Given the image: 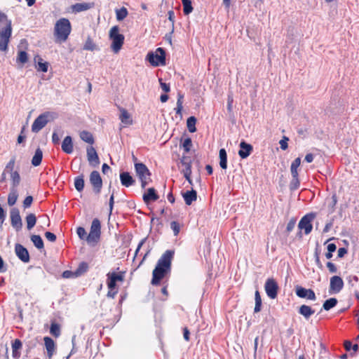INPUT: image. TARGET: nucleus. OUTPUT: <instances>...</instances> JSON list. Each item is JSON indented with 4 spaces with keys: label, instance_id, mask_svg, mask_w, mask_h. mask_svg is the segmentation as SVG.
<instances>
[{
    "label": "nucleus",
    "instance_id": "obj_57",
    "mask_svg": "<svg viewBox=\"0 0 359 359\" xmlns=\"http://www.w3.org/2000/svg\"><path fill=\"white\" fill-rule=\"evenodd\" d=\"M45 237L47 240L50 242H55L56 241V236L50 231H47L45 233Z\"/></svg>",
    "mask_w": 359,
    "mask_h": 359
},
{
    "label": "nucleus",
    "instance_id": "obj_7",
    "mask_svg": "<svg viewBox=\"0 0 359 359\" xmlns=\"http://www.w3.org/2000/svg\"><path fill=\"white\" fill-rule=\"evenodd\" d=\"M101 234V224L98 219L95 218L93 220L90 233L86 237V241L88 244L94 245L100 238Z\"/></svg>",
    "mask_w": 359,
    "mask_h": 359
},
{
    "label": "nucleus",
    "instance_id": "obj_44",
    "mask_svg": "<svg viewBox=\"0 0 359 359\" xmlns=\"http://www.w3.org/2000/svg\"><path fill=\"white\" fill-rule=\"evenodd\" d=\"M183 98H184V95L182 93H178L177 101V107L175 109L176 111V114H182V111L183 109V106H182Z\"/></svg>",
    "mask_w": 359,
    "mask_h": 359
},
{
    "label": "nucleus",
    "instance_id": "obj_5",
    "mask_svg": "<svg viewBox=\"0 0 359 359\" xmlns=\"http://www.w3.org/2000/svg\"><path fill=\"white\" fill-rule=\"evenodd\" d=\"M109 39L111 40V48L117 53L121 49L124 43V36L119 33V27L114 26L109 31Z\"/></svg>",
    "mask_w": 359,
    "mask_h": 359
},
{
    "label": "nucleus",
    "instance_id": "obj_1",
    "mask_svg": "<svg viewBox=\"0 0 359 359\" xmlns=\"http://www.w3.org/2000/svg\"><path fill=\"white\" fill-rule=\"evenodd\" d=\"M174 256L173 250H166L160 259L152 272V278L151 284L152 285H159L161 281L166 276L171 270V262Z\"/></svg>",
    "mask_w": 359,
    "mask_h": 359
},
{
    "label": "nucleus",
    "instance_id": "obj_50",
    "mask_svg": "<svg viewBox=\"0 0 359 359\" xmlns=\"http://www.w3.org/2000/svg\"><path fill=\"white\" fill-rule=\"evenodd\" d=\"M170 228L173 231L175 236H177L179 234L180 231V225L177 222L172 221L170 223Z\"/></svg>",
    "mask_w": 359,
    "mask_h": 359
},
{
    "label": "nucleus",
    "instance_id": "obj_4",
    "mask_svg": "<svg viewBox=\"0 0 359 359\" xmlns=\"http://www.w3.org/2000/svg\"><path fill=\"white\" fill-rule=\"evenodd\" d=\"M72 30L71 23L67 18L57 20L54 27V34L57 42L65 41Z\"/></svg>",
    "mask_w": 359,
    "mask_h": 359
},
{
    "label": "nucleus",
    "instance_id": "obj_28",
    "mask_svg": "<svg viewBox=\"0 0 359 359\" xmlns=\"http://www.w3.org/2000/svg\"><path fill=\"white\" fill-rule=\"evenodd\" d=\"M299 313L308 320L315 313V311L311 306L303 304L299 307Z\"/></svg>",
    "mask_w": 359,
    "mask_h": 359
},
{
    "label": "nucleus",
    "instance_id": "obj_16",
    "mask_svg": "<svg viewBox=\"0 0 359 359\" xmlns=\"http://www.w3.org/2000/svg\"><path fill=\"white\" fill-rule=\"evenodd\" d=\"M15 252L17 257L24 263H28L30 260L29 254L27 248L21 244H16Z\"/></svg>",
    "mask_w": 359,
    "mask_h": 359
},
{
    "label": "nucleus",
    "instance_id": "obj_62",
    "mask_svg": "<svg viewBox=\"0 0 359 359\" xmlns=\"http://www.w3.org/2000/svg\"><path fill=\"white\" fill-rule=\"evenodd\" d=\"M347 252L348 251L345 248H340L338 250V257L342 258L347 253Z\"/></svg>",
    "mask_w": 359,
    "mask_h": 359
},
{
    "label": "nucleus",
    "instance_id": "obj_47",
    "mask_svg": "<svg viewBox=\"0 0 359 359\" xmlns=\"http://www.w3.org/2000/svg\"><path fill=\"white\" fill-rule=\"evenodd\" d=\"M38 57V68L37 69L39 71H41L43 72H48V63L46 62H43L42 58L40 57Z\"/></svg>",
    "mask_w": 359,
    "mask_h": 359
},
{
    "label": "nucleus",
    "instance_id": "obj_24",
    "mask_svg": "<svg viewBox=\"0 0 359 359\" xmlns=\"http://www.w3.org/2000/svg\"><path fill=\"white\" fill-rule=\"evenodd\" d=\"M44 344L47 351V354L49 358H51L55 352V344L54 341L49 337L43 338Z\"/></svg>",
    "mask_w": 359,
    "mask_h": 359
},
{
    "label": "nucleus",
    "instance_id": "obj_39",
    "mask_svg": "<svg viewBox=\"0 0 359 359\" xmlns=\"http://www.w3.org/2000/svg\"><path fill=\"white\" fill-rule=\"evenodd\" d=\"M255 306L254 309L255 313H258L261 311L262 309V298L258 290L255 291Z\"/></svg>",
    "mask_w": 359,
    "mask_h": 359
},
{
    "label": "nucleus",
    "instance_id": "obj_6",
    "mask_svg": "<svg viewBox=\"0 0 359 359\" xmlns=\"http://www.w3.org/2000/svg\"><path fill=\"white\" fill-rule=\"evenodd\" d=\"M147 59L154 67L163 66L165 65V52L162 48H158L154 53L149 52Z\"/></svg>",
    "mask_w": 359,
    "mask_h": 359
},
{
    "label": "nucleus",
    "instance_id": "obj_45",
    "mask_svg": "<svg viewBox=\"0 0 359 359\" xmlns=\"http://www.w3.org/2000/svg\"><path fill=\"white\" fill-rule=\"evenodd\" d=\"M83 49L86 50H90V51H93L94 50L96 49V46L90 37L87 38V39L84 43V46H83Z\"/></svg>",
    "mask_w": 359,
    "mask_h": 359
},
{
    "label": "nucleus",
    "instance_id": "obj_53",
    "mask_svg": "<svg viewBox=\"0 0 359 359\" xmlns=\"http://www.w3.org/2000/svg\"><path fill=\"white\" fill-rule=\"evenodd\" d=\"M76 233L81 239L86 240V237L88 236V235H87V233L83 227H81V226L78 227L76 229Z\"/></svg>",
    "mask_w": 359,
    "mask_h": 359
},
{
    "label": "nucleus",
    "instance_id": "obj_21",
    "mask_svg": "<svg viewBox=\"0 0 359 359\" xmlns=\"http://www.w3.org/2000/svg\"><path fill=\"white\" fill-rule=\"evenodd\" d=\"M12 356L15 359H18L21 356V349L22 343L19 339H15L12 341Z\"/></svg>",
    "mask_w": 359,
    "mask_h": 359
},
{
    "label": "nucleus",
    "instance_id": "obj_20",
    "mask_svg": "<svg viewBox=\"0 0 359 359\" xmlns=\"http://www.w3.org/2000/svg\"><path fill=\"white\" fill-rule=\"evenodd\" d=\"M253 150V147L251 144L246 143L245 141H242L240 143V150L238 151L239 156L244 159L248 157Z\"/></svg>",
    "mask_w": 359,
    "mask_h": 359
},
{
    "label": "nucleus",
    "instance_id": "obj_35",
    "mask_svg": "<svg viewBox=\"0 0 359 359\" xmlns=\"http://www.w3.org/2000/svg\"><path fill=\"white\" fill-rule=\"evenodd\" d=\"M31 241L34 243V246L39 249H43L44 245L41 237L39 235H32L31 236Z\"/></svg>",
    "mask_w": 359,
    "mask_h": 359
},
{
    "label": "nucleus",
    "instance_id": "obj_25",
    "mask_svg": "<svg viewBox=\"0 0 359 359\" xmlns=\"http://www.w3.org/2000/svg\"><path fill=\"white\" fill-rule=\"evenodd\" d=\"M120 180L121 184L126 187H129L135 184V180L128 172H123L120 174Z\"/></svg>",
    "mask_w": 359,
    "mask_h": 359
},
{
    "label": "nucleus",
    "instance_id": "obj_12",
    "mask_svg": "<svg viewBox=\"0 0 359 359\" xmlns=\"http://www.w3.org/2000/svg\"><path fill=\"white\" fill-rule=\"evenodd\" d=\"M266 294L271 299L276 298L278 295V285L273 278H268L264 285Z\"/></svg>",
    "mask_w": 359,
    "mask_h": 359
},
{
    "label": "nucleus",
    "instance_id": "obj_36",
    "mask_svg": "<svg viewBox=\"0 0 359 359\" xmlns=\"http://www.w3.org/2000/svg\"><path fill=\"white\" fill-rule=\"evenodd\" d=\"M50 333L55 338L59 337L61 334L60 325L58 323L52 322L50 327Z\"/></svg>",
    "mask_w": 359,
    "mask_h": 359
},
{
    "label": "nucleus",
    "instance_id": "obj_15",
    "mask_svg": "<svg viewBox=\"0 0 359 359\" xmlns=\"http://www.w3.org/2000/svg\"><path fill=\"white\" fill-rule=\"evenodd\" d=\"M296 294L300 298H305L310 300H316V297L314 291L311 289H306L302 286L296 287Z\"/></svg>",
    "mask_w": 359,
    "mask_h": 359
},
{
    "label": "nucleus",
    "instance_id": "obj_58",
    "mask_svg": "<svg viewBox=\"0 0 359 359\" xmlns=\"http://www.w3.org/2000/svg\"><path fill=\"white\" fill-rule=\"evenodd\" d=\"M114 204V193L113 192L110 196L109 201V215L111 214Z\"/></svg>",
    "mask_w": 359,
    "mask_h": 359
},
{
    "label": "nucleus",
    "instance_id": "obj_64",
    "mask_svg": "<svg viewBox=\"0 0 359 359\" xmlns=\"http://www.w3.org/2000/svg\"><path fill=\"white\" fill-rule=\"evenodd\" d=\"M52 141L53 143L55 144H57L60 142V137L57 133L54 132L52 135Z\"/></svg>",
    "mask_w": 359,
    "mask_h": 359
},
{
    "label": "nucleus",
    "instance_id": "obj_61",
    "mask_svg": "<svg viewBox=\"0 0 359 359\" xmlns=\"http://www.w3.org/2000/svg\"><path fill=\"white\" fill-rule=\"evenodd\" d=\"M189 335H190L189 330V329L187 327H185L183 329V336H184V339L187 341H189L190 340Z\"/></svg>",
    "mask_w": 359,
    "mask_h": 359
},
{
    "label": "nucleus",
    "instance_id": "obj_18",
    "mask_svg": "<svg viewBox=\"0 0 359 359\" xmlns=\"http://www.w3.org/2000/svg\"><path fill=\"white\" fill-rule=\"evenodd\" d=\"M301 164V158L299 157L295 158L290 166L291 175L292 177V181L295 183L296 187L299 185V174L297 169Z\"/></svg>",
    "mask_w": 359,
    "mask_h": 359
},
{
    "label": "nucleus",
    "instance_id": "obj_30",
    "mask_svg": "<svg viewBox=\"0 0 359 359\" xmlns=\"http://www.w3.org/2000/svg\"><path fill=\"white\" fill-rule=\"evenodd\" d=\"M18 194L16 189L11 188V191L8 196V204L10 206L14 205L18 200Z\"/></svg>",
    "mask_w": 359,
    "mask_h": 359
},
{
    "label": "nucleus",
    "instance_id": "obj_40",
    "mask_svg": "<svg viewBox=\"0 0 359 359\" xmlns=\"http://www.w3.org/2000/svg\"><path fill=\"white\" fill-rule=\"evenodd\" d=\"M183 6V12L185 15L190 14L193 11V7L191 0H182Z\"/></svg>",
    "mask_w": 359,
    "mask_h": 359
},
{
    "label": "nucleus",
    "instance_id": "obj_52",
    "mask_svg": "<svg viewBox=\"0 0 359 359\" xmlns=\"http://www.w3.org/2000/svg\"><path fill=\"white\" fill-rule=\"evenodd\" d=\"M182 172L184 174V177L186 178V180L189 182V183H191V168L190 167H187V168H184L182 170Z\"/></svg>",
    "mask_w": 359,
    "mask_h": 359
},
{
    "label": "nucleus",
    "instance_id": "obj_2",
    "mask_svg": "<svg viewBox=\"0 0 359 359\" xmlns=\"http://www.w3.org/2000/svg\"><path fill=\"white\" fill-rule=\"evenodd\" d=\"M13 31L12 21L0 10V50L6 51Z\"/></svg>",
    "mask_w": 359,
    "mask_h": 359
},
{
    "label": "nucleus",
    "instance_id": "obj_27",
    "mask_svg": "<svg viewBox=\"0 0 359 359\" xmlns=\"http://www.w3.org/2000/svg\"><path fill=\"white\" fill-rule=\"evenodd\" d=\"M182 196L187 205H190L197 199V193L195 190L187 191L182 194Z\"/></svg>",
    "mask_w": 359,
    "mask_h": 359
},
{
    "label": "nucleus",
    "instance_id": "obj_41",
    "mask_svg": "<svg viewBox=\"0 0 359 359\" xmlns=\"http://www.w3.org/2000/svg\"><path fill=\"white\" fill-rule=\"evenodd\" d=\"M196 118L194 116H190L187 118V126L190 133L196 131Z\"/></svg>",
    "mask_w": 359,
    "mask_h": 359
},
{
    "label": "nucleus",
    "instance_id": "obj_17",
    "mask_svg": "<svg viewBox=\"0 0 359 359\" xmlns=\"http://www.w3.org/2000/svg\"><path fill=\"white\" fill-rule=\"evenodd\" d=\"M87 158L89 164L96 167L100 164V158L95 149L90 146L87 148Z\"/></svg>",
    "mask_w": 359,
    "mask_h": 359
},
{
    "label": "nucleus",
    "instance_id": "obj_19",
    "mask_svg": "<svg viewBox=\"0 0 359 359\" xmlns=\"http://www.w3.org/2000/svg\"><path fill=\"white\" fill-rule=\"evenodd\" d=\"M94 6H95V4L93 2L76 3L75 4L72 5L71 9L73 13H78L88 11V10L93 8Z\"/></svg>",
    "mask_w": 359,
    "mask_h": 359
},
{
    "label": "nucleus",
    "instance_id": "obj_9",
    "mask_svg": "<svg viewBox=\"0 0 359 359\" xmlns=\"http://www.w3.org/2000/svg\"><path fill=\"white\" fill-rule=\"evenodd\" d=\"M316 214L315 212H310L305 215L299 221L298 228L299 230H304L306 235L309 234L312 229V222L316 218Z\"/></svg>",
    "mask_w": 359,
    "mask_h": 359
},
{
    "label": "nucleus",
    "instance_id": "obj_10",
    "mask_svg": "<svg viewBox=\"0 0 359 359\" xmlns=\"http://www.w3.org/2000/svg\"><path fill=\"white\" fill-rule=\"evenodd\" d=\"M49 112H45L40 114L33 122L32 125V131L33 133H38L40 131L48 122Z\"/></svg>",
    "mask_w": 359,
    "mask_h": 359
},
{
    "label": "nucleus",
    "instance_id": "obj_43",
    "mask_svg": "<svg viewBox=\"0 0 359 359\" xmlns=\"http://www.w3.org/2000/svg\"><path fill=\"white\" fill-rule=\"evenodd\" d=\"M17 62L24 65L28 61V55L24 50L18 52V57L16 59Z\"/></svg>",
    "mask_w": 359,
    "mask_h": 359
},
{
    "label": "nucleus",
    "instance_id": "obj_49",
    "mask_svg": "<svg viewBox=\"0 0 359 359\" xmlns=\"http://www.w3.org/2000/svg\"><path fill=\"white\" fill-rule=\"evenodd\" d=\"M192 147V141H191V139L190 137H187L183 143H182V147L184 149V150L188 153L191 150V148Z\"/></svg>",
    "mask_w": 359,
    "mask_h": 359
},
{
    "label": "nucleus",
    "instance_id": "obj_63",
    "mask_svg": "<svg viewBox=\"0 0 359 359\" xmlns=\"http://www.w3.org/2000/svg\"><path fill=\"white\" fill-rule=\"evenodd\" d=\"M146 240H147V238H144L142 239L140 241V242L139 243L137 248L135 252V257L137 255V253L139 252V251H140V248H142V246L143 245V244L145 243Z\"/></svg>",
    "mask_w": 359,
    "mask_h": 359
},
{
    "label": "nucleus",
    "instance_id": "obj_37",
    "mask_svg": "<svg viewBox=\"0 0 359 359\" xmlns=\"http://www.w3.org/2000/svg\"><path fill=\"white\" fill-rule=\"evenodd\" d=\"M88 264L87 262H82L79 264L74 273L76 276H81L85 273L88 270Z\"/></svg>",
    "mask_w": 359,
    "mask_h": 359
},
{
    "label": "nucleus",
    "instance_id": "obj_8",
    "mask_svg": "<svg viewBox=\"0 0 359 359\" xmlns=\"http://www.w3.org/2000/svg\"><path fill=\"white\" fill-rule=\"evenodd\" d=\"M135 168L137 175L141 182V187L144 189L151 181V172L147 167L142 163H135Z\"/></svg>",
    "mask_w": 359,
    "mask_h": 359
},
{
    "label": "nucleus",
    "instance_id": "obj_11",
    "mask_svg": "<svg viewBox=\"0 0 359 359\" xmlns=\"http://www.w3.org/2000/svg\"><path fill=\"white\" fill-rule=\"evenodd\" d=\"M90 182L93 187V191L96 194L101 192L102 187V180L98 171L91 172L89 177Z\"/></svg>",
    "mask_w": 359,
    "mask_h": 359
},
{
    "label": "nucleus",
    "instance_id": "obj_34",
    "mask_svg": "<svg viewBox=\"0 0 359 359\" xmlns=\"http://www.w3.org/2000/svg\"><path fill=\"white\" fill-rule=\"evenodd\" d=\"M85 182L83 175H79L74 179V187L75 189L81 192L83 190Z\"/></svg>",
    "mask_w": 359,
    "mask_h": 359
},
{
    "label": "nucleus",
    "instance_id": "obj_48",
    "mask_svg": "<svg viewBox=\"0 0 359 359\" xmlns=\"http://www.w3.org/2000/svg\"><path fill=\"white\" fill-rule=\"evenodd\" d=\"M15 164V158L13 157L11 158L9 162L6 164L4 171L8 172L11 174L12 172H14L15 171L13 170H14Z\"/></svg>",
    "mask_w": 359,
    "mask_h": 359
},
{
    "label": "nucleus",
    "instance_id": "obj_38",
    "mask_svg": "<svg viewBox=\"0 0 359 359\" xmlns=\"http://www.w3.org/2000/svg\"><path fill=\"white\" fill-rule=\"evenodd\" d=\"M11 188L16 189L20 182V176L18 171H15L11 174Z\"/></svg>",
    "mask_w": 359,
    "mask_h": 359
},
{
    "label": "nucleus",
    "instance_id": "obj_14",
    "mask_svg": "<svg viewBox=\"0 0 359 359\" xmlns=\"http://www.w3.org/2000/svg\"><path fill=\"white\" fill-rule=\"evenodd\" d=\"M344 287V281L340 276H334L330 278V293L336 294L339 293Z\"/></svg>",
    "mask_w": 359,
    "mask_h": 359
},
{
    "label": "nucleus",
    "instance_id": "obj_60",
    "mask_svg": "<svg viewBox=\"0 0 359 359\" xmlns=\"http://www.w3.org/2000/svg\"><path fill=\"white\" fill-rule=\"evenodd\" d=\"M188 160L189 158L186 157H182L180 160L181 163L184 166V168H187L188 166L191 168V161Z\"/></svg>",
    "mask_w": 359,
    "mask_h": 359
},
{
    "label": "nucleus",
    "instance_id": "obj_23",
    "mask_svg": "<svg viewBox=\"0 0 359 359\" xmlns=\"http://www.w3.org/2000/svg\"><path fill=\"white\" fill-rule=\"evenodd\" d=\"M118 108L121 112L119 115L121 121L125 125H131L133 123V119L128 111L121 107H118Z\"/></svg>",
    "mask_w": 359,
    "mask_h": 359
},
{
    "label": "nucleus",
    "instance_id": "obj_29",
    "mask_svg": "<svg viewBox=\"0 0 359 359\" xmlns=\"http://www.w3.org/2000/svg\"><path fill=\"white\" fill-rule=\"evenodd\" d=\"M219 165L223 170L227 168V154L224 149H220L219 151Z\"/></svg>",
    "mask_w": 359,
    "mask_h": 359
},
{
    "label": "nucleus",
    "instance_id": "obj_13",
    "mask_svg": "<svg viewBox=\"0 0 359 359\" xmlns=\"http://www.w3.org/2000/svg\"><path fill=\"white\" fill-rule=\"evenodd\" d=\"M10 217L12 226L16 231H20L22 227V223L19 210L15 208H12L10 212Z\"/></svg>",
    "mask_w": 359,
    "mask_h": 359
},
{
    "label": "nucleus",
    "instance_id": "obj_32",
    "mask_svg": "<svg viewBox=\"0 0 359 359\" xmlns=\"http://www.w3.org/2000/svg\"><path fill=\"white\" fill-rule=\"evenodd\" d=\"M25 221L27 229L31 230L36 223V217L34 213H29L25 217Z\"/></svg>",
    "mask_w": 359,
    "mask_h": 359
},
{
    "label": "nucleus",
    "instance_id": "obj_54",
    "mask_svg": "<svg viewBox=\"0 0 359 359\" xmlns=\"http://www.w3.org/2000/svg\"><path fill=\"white\" fill-rule=\"evenodd\" d=\"M289 138L286 136H283V139L280 140L279 144L281 149L286 150L288 147L287 142Z\"/></svg>",
    "mask_w": 359,
    "mask_h": 359
},
{
    "label": "nucleus",
    "instance_id": "obj_22",
    "mask_svg": "<svg viewBox=\"0 0 359 359\" xmlns=\"http://www.w3.org/2000/svg\"><path fill=\"white\" fill-rule=\"evenodd\" d=\"M159 196L156 194L154 188H149L147 193L143 194V201L145 203L149 204L151 201H156L158 199Z\"/></svg>",
    "mask_w": 359,
    "mask_h": 359
},
{
    "label": "nucleus",
    "instance_id": "obj_42",
    "mask_svg": "<svg viewBox=\"0 0 359 359\" xmlns=\"http://www.w3.org/2000/svg\"><path fill=\"white\" fill-rule=\"evenodd\" d=\"M337 304V299L336 298H330L329 299H327L323 305V308L325 311H329L330 309L334 307Z\"/></svg>",
    "mask_w": 359,
    "mask_h": 359
},
{
    "label": "nucleus",
    "instance_id": "obj_56",
    "mask_svg": "<svg viewBox=\"0 0 359 359\" xmlns=\"http://www.w3.org/2000/svg\"><path fill=\"white\" fill-rule=\"evenodd\" d=\"M295 224H296V219L294 218L291 219L287 224V227H286L287 231L290 232L291 231H292L293 229L294 228Z\"/></svg>",
    "mask_w": 359,
    "mask_h": 359
},
{
    "label": "nucleus",
    "instance_id": "obj_33",
    "mask_svg": "<svg viewBox=\"0 0 359 359\" xmlns=\"http://www.w3.org/2000/svg\"><path fill=\"white\" fill-rule=\"evenodd\" d=\"M80 137L85 142H87L90 144H94V142H95L94 137H93L92 133L88 131L83 130L82 132H81Z\"/></svg>",
    "mask_w": 359,
    "mask_h": 359
},
{
    "label": "nucleus",
    "instance_id": "obj_59",
    "mask_svg": "<svg viewBox=\"0 0 359 359\" xmlns=\"http://www.w3.org/2000/svg\"><path fill=\"white\" fill-rule=\"evenodd\" d=\"M326 265L330 273H336L337 271V266L332 262H328Z\"/></svg>",
    "mask_w": 359,
    "mask_h": 359
},
{
    "label": "nucleus",
    "instance_id": "obj_55",
    "mask_svg": "<svg viewBox=\"0 0 359 359\" xmlns=\"http://www.w3.org/2000/svg\"><path fill=\"white\" fill-rule=\"evenodd\" d=\"M158 81L160 83V86L162 88V90L165 92V93H168L170 92V85L168 83H164L163 82V80L162 79H158Z\"/></svg>",
    "mask_w": 359,
    "mask_h": 359
},
{
    "label": "nucleus",
    "instance_id": "obj_3",
    "mask_svg": "<svg viewBox=\"0 0 359 359\" xmlns=\"http://www.w3.org/2000/svg\"><path fill=\"white\" fill-rule=\"evenodd\" d=\"M126 271L109 272L107 274V285L108 287L107 297L114 298L118 292L116 283H123L125 280Z\"/></svg>",
    "mask_w": 359,
    "mask_h": 359
},
{
    "label": "nucleus",
    "instance_id": "obj_31",
    "mask_svg": "<svg viewBox=\"0 0 359 359\" xmlns=\"http://www.w3.org/2000/svg\"><path fill=\"white\" fill-rule=\"evenodd\" d=\"M43 158V152L40 148H38L32 159V164L34 166H38L41 164Z\"/></svg>",
    "mask_w": 359,
    "mask_h": 359
},
{
    "label": "nucleus",
    "instance_id": "obj_26",
    "mask_svg": "<svg viewBox=\"0 0 359 359\" xmlns=\"http://www.w3.org/2000/svg\"><path fill=\"white\" fill-rule=\"evenodd\" d=\"M62 150L66 154H72L74 151L72 139L70 136H67L62 141Z\"/></svg>",
    "mask_w": 359,
    "mask_h": 359
},
{
    "label": "nucleus",
    "instance_id": "obj_46",
    "mask_svg": "<svg viewBox=\"0 0 359 359\" xmlns=\"http://www.w3.org/2000/svg\"><path fill=\"white\" fill-rule=\"evenodd\" d=\"M117 20H123L128 15V11L125 7L116 11Z\"/></svg>",
    "mask_w": 359,
    "mask_h": 359
},
{
    "label": "nucleus",
    "instance_id": "obj_51",
    "mask_svg": "<svg viewBox=\"0 0 359 359\" xmlns=\"http://www.w3.org/2000/svg\"><path fill=\"white\" fill-rule=\"evenodd\" d=\"M32 202H33V197L32 196H27L24 199L23 203H22L23 208L24 209L29 208L32 205Z\"/></svg>",
    "mask_w": 359,
    "mask_h": 359
}]
</instances>
